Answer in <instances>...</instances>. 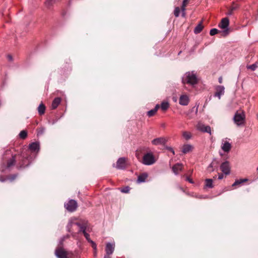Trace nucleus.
<instances>
[{"instance_id": "a18cd8bd", "label": "nucleus", "mask_w": 258, "mask_h": 258, "mask_svg": "<svg viewBox=\"0 0 258 258\" xmlns=\"http://www.w3.org/2000/svg\"><path fill=\"white\" fill-rule=\"evenodd\" d=\"M218 81H219V83H220V84L222 83V81H223L222 77H219Z\"/></svg>"}, {"instance_id": "1a4fd4ad", "label": "nucleus", "mask_w": 258, "mask_h": 258, "mask_svg": "<svg viewBox=\"0 0 258 258\" xmlns=\"http://www.w3.org/2000/svg\"><path fill=\"white\" fill-rule=\"evenodd\" d=\"M127 166V159L124 157L119 158L116 162V168L118 169H124Z\"/></svg>"}, {"instance_id": "f257e3e1", "label": "nucleus", "mask_w": 258, "mask_h": 258, "mask_svg": "<svg viewBox=\"0 0 258 258\" xmlns=\"http://www.w3.org/2000/svg\"><path fill=\"white\" fill-rule=\"evenodd\" d=\"M77 218L75 217L71 218L69 221L67 225V228L68 231L70 232H72V227L74 225H77L80 229L78 231L79 233L82 232L84 233V231H86L88 227V222L85 220H80L77 222Z\"/></svg>"}, {"instance_id": "f3484780", "label": "nucleus", "mask_w": 258, "mask_h": 258, "mask_svg": "<svg viewBox=\"0 0 258 258\" xmlns=\"http://www.w3.org/2000/svg\"><path fill=\"white\" fill-rule=\"evenodd\" d=\"M17 161H18L17 155H15L13 156L12 158L8 161L7 164V167L10 168L11 167L14 166Z\"/></svg>"}, {"instance_id": "2f4dec72", "label": "nucleus", "mask_w": 258, "mask_h": 258, "mask_svg": "<svg viewBox=\"0 0 258 258\" xmlns=\"http://www.w3.org/2000/svg\"><path fill=\"white\" fill-rule=\"evenodd\" d=\"M180 11H181V10L179 8V7H175V8L174 10V12H173L174 15L176 17H178L179 16Z\"/></svg>"}, {"instance_id": "0eeeda50", "label": "nucleus", "mask_w": 258, "mask_h": 258, "mask_svg": "<svg viewBox=\"0 0 258 258\" xmlns=\"http://www.w3.org/2000/svg\"><path fill=\"white\" fill-rule=\"evenodd\" d=\"M17 160L19 162L17 164V168L20 169L27 166L29 164V160L27 157L17 155Z\"/></svg>"}, {"instance_id": "864d4df0", "label": "nucleus", "mask_w": 258, "mask_h": 258, "mask_svg": "<svg viewBox=\"0 0 258 258\" xmlns=\"http://www.w3.org/2000/svg\"><path fill=\"white\" fill-rule=\"evenodd\" d=\"M171 150H172V152L173 154H174V151H173L172 149Z\"/></svg>"}, {"instance_id": "3c124183", "label": "nucleus", "mask_w": 258, "mask_h": 258, "mask_svg": "<svg viewBox=\"0 0 258 258\" xmlns=\"http://www.w3.org/2000/svg\"><path fill=\"white\" fill-rule=\"evenodd\" d=\"M10 152V151H7L6 153V154H8Z\"/></svg>"}, {"instance_id": "72a5a7b5", "label": "nucleus", "mask_w": 258, "mask_h": 258, "mask_svg": "<svg viewBox=\"0 0 258 258\" xmlns=\"http://www.w3.org/2000/svg\"><path fill=\"white\" fill-rule=\"evenodd\" d=\"M20 137L22 139H25L27 136V133L25 131H22L19 134Z\"/></svg>"}, {"instance_id": "c756f323", "label": "nucleus", "mask_w": 258, "mask_h": 258, "mask_svg": "<svg viewBox=\"0 0 258 258\" xmlns=\"http://www.w3.org/2000/svg\"><path fill=\"white\" fill-rule=\"evenodd\" d=\"M169 107V104L167 102H163L161 104V108L163 111H166Z\"/></svg>"}, {"instance_id": "20e7f679", "label": "nucleus", "mask_w": 258, "mask_h": 258, "mask_svg": "<svg viewBox=\"0 0 258 258\" xmlns=\"http://www.w3.org/2000/svg\"><path fill=\"white\" fill-rule=\"evenodd\" d=\"M156 161L155 156L152 153H147L143 157L142 163L146 165H151Z\"/></svg>"}, {"instance_id": "c03bdc74", "label": "nucleus", "mask_w": 258, "mask_h": 258, "mask_svg": "<svg viewBox=\"0 0 258 258\" xmlns=\"http://www.w3.org/2000/svg\"><path fill=\"white\" fill-rule=\"evenodd\" d=\"M186 180L189 181L190 183H192L194 182L191 179H190L189 177H186Z\"/></svg>"}, {"instance_id": "7c9ffc66", "label": "nucleus", "mask_w": 258, "mask_h": 258, "mask_svg": "<svg viewBox=\"0 0 258 258\" xmlns=\"http://www.w3.org/2000/svg\"><path fill=\"white\" fill-rule=\"evenodd\" d=\"M183 137L186 140L190 139L191 137V134L190 133L185 131L182 133Z\"/></svg>"}, {"instance_id": "5701e85b", "label": "nucleus", "mask_w": 258, "mask_h": 258, "mask_svg": "<svg viewBox=\"0 0 258 258\" xmlns=\"http://www.w3.org/2000/svg\"><path fill=\"white\" fill-rule=\"evenodd\" d=\"M160 105L159 104H157L155 107L151 109V110L147 112V115L149 117H152L154 116L155 113L157 112L158 109L159 108Z\"/></svg>"}, {"instance_id": "49530a36", "label": "nucleus", "mask_w": 258, "mask_h": 258, "mask_svg": "<svg viewBox=\"0 0 258 258\" xmlns=\"http://www.w3.org/2000/svg\"><path fill=\"white\" fill-rule=\"evenodd\" d=\"M4 177L3 176H0V180L2 182L5 181Z\"/></svg>"}, {"instance_id": "6e6552de", "label": "nucleus", "mask_w": 258, "mask_h": 258, "mask_svg": "<svg viewBox=\"0 0 258 258\" xmlns=\"http://www.w3.org/2000/svg\"><path fill=\"white\" fill-rule=\"evenodd\" d=\"M64 207L68 211L73 212L76 210L78 207V204L76 201L71 200L67 203L64 204Z\"/></svg>"}, {"instance_id": "bb28decb", "label": "nucleus", "mask_w": 258, "mask_h": 258, "mask_svg": "<svg viewBox=\"0 0 258 258\" xmlns=\"http://www.w3.org/2000/svg\"><path fill=\"white\" fill-rule=\"evenodd\" d=\"M203 29V25L202 24V22H201L195 28L194 32L196 34L200 33L202 31Z\"/></svg>"}, {"instance_id": "9d476101", "label": "nucleus", "mask_w": 258, "mask_h": 258, "mask_svg": "<svg viewBox=\"0 0 258 258\" xmlns=\"http://www.w3.org/2000/svg\"><path fill=\"white\" fill-rule=\"evenodd\" d=\"M220 169L225 174H229L230 172V167L229 162L225 161L222 163L220 166Z\"/></svg>"}, {"instance_id": "9b49d317", "label": "nucleus", "mask_w": 258, "mask_h": 258, "mask_svg": "<svg viewBox=\"0 0 258 258\" xmlns=\"http://www.w3.org/2000/svg\"><path fill=\"white\" fill-rule=\"evenodd\" d=\"M197 128L198 130L202 132L208 133H209L210 134H211V127L209 125H205L202 123H198L197 125Z\"/></svg>"}, {"instance_id": "f704fd0d", "label": "nucleus", "mask_w": 258, "mask_h": 258, "mask_svg": "<svg viewBox=\"0 0 258 258\" xmlns=\"http://www.w3.org/2000/svg\"><path fill=\"white\" fill-rule=\"evenodd\" d=\"M219 32V30L216 28H213L210 30V34L211 36H213Z\"/></svg>"}, {"instance_id": "412c9836", "label": "nucleus", "mask_w": 258, "mask_h": 258, "mask_svg": "<svg viewBox=\"0 0 258 258\" xmlns=\"http://www.w3.org/2000/svg\"><path fill=\"white\" fill-rule=\"evenodd\" d=\"M61 101V99L59 97L55 98L52 101L51 104V108L52 109H55L57 108L58 105L60 104Z\"/></svg>"}, {"instance_id": "4c0bfd02", "label": "nucleus", "mask_w": 258, "mask_h": 258, "mask_svg": "<svg viewBox=\"0 0 258 258\" xmlns=\"http://www.w3.org/2000/svg\"><path fill=\"white\" fill-rule=\"evenodd\" d=\"M44 130H45V129L44 127H41L38 128L37 129L38 135H42L43 134V133L44 132Z\"/></svg>"}, {"instance_id": "a878e982", "label": "nucleus", "mask_w": 258, "mask_h": 258, "mask_svg": "<svg viewBox=\"0 0 258 258\" xmlns=\"http://www.w3.org/2000/svg\"><path fill=\"white\" fill-rule=\"evenodd\" d=\"M45 110V106L43 104L41 103L39 105V106L38 107V111L40 115H42L44 113Z\"/></svg>"}, {"instance_id": "ddd939ff", "label": "nucleus", "mask_w": 258, "mask_h": 258, "mask_svg": "<svg viewBox=\"0 0 258 258\" xmlns=\"http://www.w3.org/2000/svg\"><path fill=\"white\" fill-rule=\"evenodd\" d=\"M189 98L186 95H182L179 100V103L181 105H187L189 103Z\"/></svg>"}, {"instance_id": "39448f33", "label": "nucleus", "mask_w": 258, "mask_h": 258, "mask_svg": "<svg viewBox=\"0 0 258 258\" xmlns=\"http://www.w3.org/2000/svg\"><path fill=\"white\" fill-rule=\"evenodd\" d=\"M55 254L58 258H69L72 255L71 252L66 251L61 247L56 248Z\"/></svg>"}, {"instance_id": "473e14b6", "label": "nucleus", "mask_w": 258, "mask_h": 258, "mask_svg": "<svg viewBox=\"0 0 258 258\" xmlns=\"http://www.w3.org/2000/svg\"><path fill=\"white\" fill-rule=\"evenodd\" d=\"M189 0H183L182 2V6L181 7V9L184 10H186V7L188 5Z\"/></svg>"}, {"instance_id": "a19ab883", "label": "nucleus", "mask_w": 258, "mask_h": 258, "mask_svg": "<svg viewBox=\"0 0 258 258\" xmlns=\"http://www.w3.org/2000/svg\"><path fill=\"white\" fill-rule=\"evenodd\" d=\"M181 16L182 17H185V15H186L185 10L183 11V10L181 9Z\"/></svg>"}, {"instance_id": "6ab92c4d", "label": "nucleus", "mask_w": 258, "mask_h": 258, "mask_svg": "<svg viewBox=\"0 0 258 258\" xmlns=\"http://www.w3.org/2000/svg\"><path fill=\"white\" fill-rule=\"evenodd\" d=\"M148 176V174L147 172H144L140 174L138 176L137 182L139 183L145 182Z\"/></svg>"}, {"instance_id": "393cba45", "label": "nucleus", "mask_w": 258, "mask_h": 258, "mask_svg": "<svg viewBox=\"0 0 258 258\" xmlns=\"http://www.w3.org/2000/svg\"><path fill=\"white\" fill-rule=\"evenodd\" d=\"M248 181V179L247 178H244V179H238V180H236L235 181V182L233 183V184L232 185V186L233 187H234L236 185H240V184L243 183V182H245L246 181Z\"/></svg>"}, {"instance_id": "7ed1b4c3", "label": "nucleus", "mask_w": 258, "mask_h": 258, "mask_svg": "<svg viewBox=\"0 0 258 258\" xmlns=\"http://www.w3.org/2000/svg\"><path fill=\"white\" fill-rule=\"evenodd\" d=\"M245 120V114L243 110L237 111L233 117L234 123L238 126H240L244 123Z\"/></svg>"}, {"instance_id": "f8f14e48", "label": "nucleus", "mask_w": 258, "mask_h": 258, "mask_svg": "<svg viewBox=\"0 0 258 258\" xmlns=\"http://www.w3.org/2000/svg\"><path fill=\"white\" fill-rule=\"evenodd\" d=\"M167 142V140L163 137L158 138L152 141V144L154 145H163L164 146Z\"/></svg>"}, {"instance_id": "a211bd4d", "label": "nucleus", "mask_w": 258, "mask_h": 258, "mask_svg": "<svg viewBox=\"0 0 258 258\" xmlns=\"http://www.w3.org/2000/svg\"><path fill=\"white\" fill-rule=\"evenodd\" d=\"M239 8V5L236 3H233L232 5L229 8L228 11L227 13V15H232L234 12L238 9Z\"/></svg>"}, {"instance_id": "ea45409f", "label": "nucleus", "mask_w": 258, "mask_h": 258, "mask_svg": "<svg viewBox=\"0 0 258 258\" xmlns=\"http://www.w3.org/2000/svg\"><path fill=\"white\" fill-rule=\"evenodd\" d=\"M17 175L16 174H13V175H11L10 176V179L11 181L14 180L16 177H17Z\"/></svg>"}, {"instance_id": "cd10ccee", "label": "nucleus", "mask_w": 258, "mask_h": 258, "mask_svg": "<svg viewBox=\"0 0 258 258\" xmlns=\"http://www.w3.org/2000/svg\"><path fill=\"white\" fill-rule=\"evenodd\" d=\"M205 186L209 188L213 187V180L212 179H206L205 180Z\"/></svg>"}, {"instance_id": "423d86ee", "label": "nucleus", "mask_w": 258, "mask_h": 258, "mask_svg": "<svg viewBox=\"0 0 258 258\" xmlns=\"http://www.w3.org/2000/svg\"><path fill=\"white\" fill-rule=\"evenodd\" d=\"M229 25V20L228 18H224L221 20V23L219 24V27L224 29L222 32L223 36H226L229 33V30L227 28Z\"/></svg>"}, {"instance_id": "4be33fe9", "label": "nucleus", "mask_w": 258, "mask_h": 258, "mask_svg": "<svg viewBox=\"0 0 258 258\" xmlns=\"http://www.w3.org/2000/svg\"><path fill=\"white\" fill-rule=\"evenodd\" d=\"M222 150L225 152H228L231 148V145L228 142H225L221 147Z\"/></svg>"}, {"instance_id": "09e8293b", "label": "nucleus", "mask_w": 258, "mask_h": 258, "mask_svg": "<svg viewBox=\"0 0 258 258\" xmlns=\"http://www.w3.org/2000/svg\"><path fill=\"white\" fill-rule=\"evenodd\" d=\"M92 243L93 244V245H92L93 247L95 248V247H96V245L95 243H94L93 242V243Z\"/></svg>"}, {"instance_id": "37998d69", "label": "nucleus", "mask_w": 258, "mask_h": 258, "mask_svg": "<svg viewBox=\"0 0 258 258\" xmlns=\"http://www.w3.org/2000/svg\"><path fill=\"white\" fill-rule=\"evenodd\" d=\"M224 177V175L222 173L219 174L218 179H222Z\"/></svg>"}, {"instance_id": "f03ea898", "label": "nucleus", "mask_w": 258, "mask_h": 258, "mask_svg": "<svg viewBox=\"0 0 258 258\" xmlns=\"http://www.w3.org/2000/svg\"><path fill=\"white\" fill-rule=\"evenodd\" d=\"M182 83L183 84H188L194 85L198 83V79L195 74L193 72H187L184 75V77L182 79Z\"/></svg>"}, {"instance_id": "b1692460", "label": "nucleus", "mask_w": 258, "mask_h": 258, "mask_svg": "<svg viewBox=\"0 0 258 258\" xmlns=\"http://www.w3.org/2000/svg\"><path fill=\"white\" fill-rule=\"evenodd\" d=\"M192 148V146L190 145H184L182 147V151L184 154H186L191 151Z\"/></svg>"}, {"instance_id": "c85d7f7f", "label": "nucleus", "mask_w": 258, "mask_h": 258, "mask_svg": "<svg viewBox=\"0 0 258 258\" xmlns=\"http://www.w3.org/2000/svg\"><path fill=\"white\" fill-rule=\"evenodd\" d=\"M56 0H46L45 2V6L47 8L50 9L55 3Z\"/></svg>"}, {"instance_id": "e433bc0d", "label": "nucleus", "mask_w": 258, "mask_h": 258, "mask_svg": "<svg viewBox=\"0 0 258 258\" xmlns=\"http://www.w3.org/2000/svg\"><path fill=\"white\" fill-rule=\"evenodd\" d=\"M84 236L85 237V238H86V239L89 241V242H90L91 243H93V241H92L89 237H90V235L87 233L86 231H84V233H83Z\"/></svg>"}, {"instance_id": "2eb2a0df", "label": "nucleus", "mask_w": 258, "mask_h": 258, "mask_svg": "<svg viewBox=\"0 0 258 258\" xmlns=\"http://www.w3.org/2000/svg\"><path fill=\"white\" fill-rule=\"evenodd\" d=\"M114 250V245L110 243H108L106 244L105 251L106 254L110 256L111 254Z\"/></svg>"}, {"instance_id": "dca6fc26", "label": "nucleus", "mask_w": 258, "mask_h": 258, "mask_svg": "<svg viewBox=\"0 0 258 258\" xmlns=\"http://www.w3.org/2000/svg\"><path fill=\"white\" fill-rule=\"evenodd\" d=\"M183 165L180 163H177L172 167V171L175 174H178L179 172L182 171Z\"/></svg>"}, {"instance_id": "de8ad7c7", "label": "nucleus", "mask_w": 258, "mask_h": 258, "mask_svg": "<svg viewBox=\"0 0 258 258\" xmlns=\"http://www.w3.org/2000/svg\"><path fill=\"white\" fill-rule=\"evenodd\" d=\"M104 258H111L110 256L108 255H105Z\"/></svg>"}, {"instance_id": "4468645a", "label": "nucleus", "mask_w": 258, "mask_h": 258, "mask_svg": "<svg viewBox=\"0 0 258 258\" xmlns=\"http://www.w3.org/2000/svg\"><path fill=\"white\" fill-rule=\"evenodd\" d=\"M224 86H218L216 88V92L215 94V96H217L219 99H220L221 96L224 93Z\"/></svg>"}, {"instance_id": "79ce46f5", "label": "nucleus", "mask_w": 258, "mask_h": 258, "mask_svg": "<svg viewBox=\"0 0 258 258\" xmlns=\"http://www.w3.org/2000/svg\"><path fill=\"white\" fill-rule=\"evenodd\" d=\"M7 58L9 61H12L13 60V57L11 55H8Z\"/></svg>"}, {"instance_id": "603ef678", "label": "nucleus", "mask_w": 258, "mask_h": 258, "mask_svg": "<svg viewBox=\"0 0 258 258\" xmlns=\"http://www.w3.org/2000/svg\"><path fill=\"white\" fill-rule=\"evenodd\" d=\"M136 156H137L138 158H139V155H138L137 153H136Z\"/></svg>"}, {"instance_id": "8fccbe9b", "label": "nucleus", "mask_w": 258, "mask_h": 258, "mask_svg": "<svg viewBox=\"0 0 258 258\" xmlns=\"http://www.w3.org/2000/svg\"><path fill=\"white\" fill-rule=\"evenodd\" d=\"M212 164H213V163L210 164V165H209V167H212Z\"/></svg>"}, {"instance_id": "58836bf2", "label": "nucleus", "mask_w": 258, "mask_h": 258, "mask_svg": "<svg viewBox=\"0 0 258 258\" xmlns=\"http://www.w3.org/2000/svg\"><path fill=\"white\" fill-rule=\"evenodd\" d=\"M257 66L255 64H252L248 67V68L251 69L252 71H254L256 68Z\"/></svg>"}, {"instance_id": "c9c22d12", "label": "nucleus", "mask_w": 258, "mask_h": 258, "mask_svg": "<svg viewBox=\"0 0 258 258\" xmlns=\"http://www.w3.org/2000/svg\"><path fill=\"white\" fill-rule=\"evenodd\" d=\"M130 190V187L128 186H125L123 188H122L121 189H120V191L122 192H123V193H128L129 192Z\"/></svg>"}, {"instance_id": "aec40b11", "label": "nucleus", "mask_w": 258, "mask_h": 258, "mask_svg": "<svg viewBox=\"0 0 258 258\" xmlns=\"http://www.w3.org/2000/svg\"><path fill=\"white\" fill-rule=\"evenodd\" d=\"M29 149L32 152H38L39 149V144L33 142L29 145Z\"/></svg>"}]
</instances>
